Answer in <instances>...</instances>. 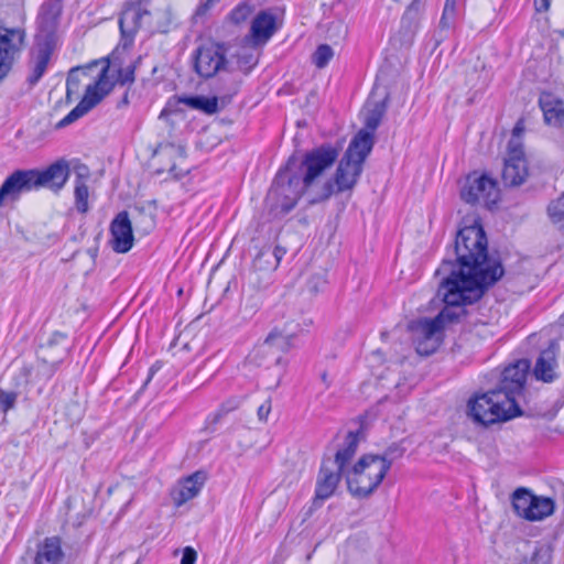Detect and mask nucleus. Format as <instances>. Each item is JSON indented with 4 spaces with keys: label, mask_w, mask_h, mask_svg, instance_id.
I'll return each mask as SVG.
<instances>
[{
    "label": "nucleus",
    "mask_w": 564,
    "mask_h": 564,
    "mask_svg": "<svg viewBox=\"0 0 564 564\" xmlns=\"http://www.w3.org/2000/svg\"><path fill=\"white\" fill-rule=\"evenodd\" d=\"M455 259L445 258L435 275L449 274L460 278L469 294L484 296L505 274L501 259L489 253L488 240L480 225L467 226L458 230L453 246Z\"/></svg>",
    "instance_id": "nucleus-1"
},
{
    "label": "nucleus",
    "mask_w": 564,
    "mask_h": 564,
    "mask_svg": "<svg viewBox=\"0 0 564 564\" xmlns=\"http://www.w3.org/2000/svg\"><path fill=\"white\" fill-rule=\"evenodd\" d=\"M294 159H288L279 169L265 197V207L272 218L288 215L310 188L294 170Z\"/></svg>",
    "instance_id": "nucleus-2"
},
{
    "label": "nucleus",
    "mask_w": 564,
    "mask_h": 564,
    "mask_svg": "<svg viewBox=\"0 0 564 564\" xmlns=\"http://www.w3.org/2000/svg\"><path fill=\"white\" fill-rule=\"evenodd\" d=\"M467 414L473 422L489 426L517 417L522 411L517 401L494 388L471 397L467 403Z\"/></svg>",
    "instance_id": "nucleus-3"
},
{
    "label": "nucleus",
    "mask_w": 564,
    "mask_h": 564,
    "mask_svg": "<svg viewBox=\"0 0 564 564\" xmlns=\"http://www.w3.org/2000/svg\"><path fill=\"white\" fill-rule=\"evenodd\" d=\"M437 295L442 297L445 306L433 318L443 329L446 324L457 322L460 316L466 314L465 306L477 303L482 296L469 294L465 288V282H460V278L451 276L449 274H441Z\"/></svg>",
    "instance_id": "nucleus-4"
},
{
    "label": "nucleus",
    "mask_w": 564,
    "mask_h": 564,
    "mask_svg": "<svg viewBox=\"0 0 564 564\" xmlns=\"http://www.w3.org/2000/svg\"><path fill=\"white\" fill-rule=\"evenodd\" d=\"M338 156V147L332 143H323L306 151L301 159L295 154H292L289 159H294V170L311 191L319 184L325 173L334 166Z\"/></svg>",
    "instance_id": "nucleus-5"
},
{
    "label": "nucleus",
    "mask_w": 564,
    "mask_h": 564,
    "mask_svg": "<svg viewBox=\"0 0 564 564\" xmlns=\"http://www.w3.org/2000/svg\"><path fill=\"white\" fill-rule=\"evenodd\" d=\"M387 466L386 463L377 464L372 455H364L346 477L348 491L356 498H368L384 479Z\"/></svg>",
    "instance_id": "nucleus-6"
},
{
    "label": "nucleus",
    "mask_w": 564,
    "mask_h": 564,
    "mask_svg": "<svg viewBox=\"0 0 564 564\" xmlns=\"http://www.w3.org/2000/svg\"><path fill=\"white\" fill-rule=\"evenodd\" d=\"M101 63V69L97 74L95 80L87 85L82 100L57 123V128H64L77 121L97 106L104 97L111 91L115 82L109 75L110 65L108 62Z\"/></svg>",
    "instance_id": "nucleus-7"
},
{
    "label": "nucleus",
    "mask_w": 564,
    "mask_h": 564,
    "mask_svg": "<svg viewBox=\"0 0 564 564\" xmlns=\"http://www.w3.org/2000/svg\"><path fill=\"white\" fill-rule=\"evenodd\" d=\"M361 173L362 167L360 165L341 156L334 175L323 183L310 203L318 204L328 200L334 194L352 189Z\"/></svg>",
    "instance_id": "nucleus-8"
},
{
    "label": "nucleus",
    "mask_w": 564,
    "mask_h": 564,
    "mask_svg": "<svg viewBox=\"0 0 564 564\" xmlns=\"http://www.w3.org/2000/svg\"><path fill=\"white\" fill-rule=\"evenodd\" d=\"M460 197L467 204H482L491 209L499 198L497 183L487 175L469 174L460 189Z\"/></svg>",
    "instance_id": "nucleus-9"
},
{
    "label": "nucleus",
    "mask_w": 564,
    "mask_h": 564,
    "mask_svg": "<svg viewBox=\"0 0 564 564\" xmlns=\"http://www.w3.org/2000/svg\"><path fill=\"white\" fill-rule=\"evenodd\" d=\"M415 350L421 356L434 354L443 341V328L433 318H419L409 325Z\"/></svg>",
    "instance_id": "nucleus-10"
},
{
    "label": "nucleus",
    "mask_w": 564,
    "mask_h": 564,
    "mask_svg": "<svg viewBox=\"0 0 564 564\" xmlns=\"http://www.w3.org/2000/svg\"><path fill=\"white\" fill-rule=\"evenodd\" d=\"M55 47L56 42L52 40V35H36L28 63L26 83L31 87L35 86L46 73Z\"/></svg>",
    "instance_id": "nucleus-11"
},
{
    "label": "nucleus",
    "mask_w": 564,
    "mask_h": 564,
    "mask_svg": "<svg viewBox=\"0 0 564 564\" xmlns=\"http://www.w3.org/2000/svg\"><path fill=\"white\" fill-rule=\"evenodd\" d=\"M227 64L226 48L220 43H207L197 47L194 54V70L203 78H212Z\"/></svg>",
    "instance_id": "nucleus-12"
},
{
    "label": "nucleus",
    "mask_w": 564,
    "mask_h": 564,
    "mask_svg": "<svg viewBox=\"0 0 564 564\" xmlns=\"http://www.w3.org/2000/svg\"><path fill=\"white\" fill-rule=\"evenodd\" d=\"M24 42V31L0 25V82L12 69L13 63Z\"/></svg>",
    "instance_id": "nucleus-13"
},
{
    "label": "nucleus",
    "mask_w": 564,
    "mask_h": 564,
    "mask_svg": "<svg viewBox=\"0 0 564 564\" xmlns=\"http://www.w3.org/2000/svg\"><path fill=\"white\" fill-rule=\"evenodd\" d=\"M529 370L530 361L528 359H519L510 364L501 372L499 383L495 389L517 401V397L524 389Z\"/></svg>",
    "instance_id": "nucleus-14"
},
{
    "label": "nucleus",
    "mask_w": 564,
    "mask_h": 564,
    "mask_svg": "<svg viewBox=\"0 0 564 564\" xmlns=\"http://www.w3.org/2000/svg\"><path fill=\"white\" fill-rule=\"evenodd\" d=\"M278 30L276 15L270 9L260 10L251 20L249 33L243 41L253 47L263 46Z\"/></svg>",
    "instance_id": "nucleus-15"
},
{
    "label": "nucleus",
    "mask_w": 564,
    "mask_h": 564,
    "mask_svg": "<svg viewBox=\"0 0 564 564\" xmlns=\"http://www.w3.org/2000/svg\"><path fill=\"white\" fill-rule=\"evenodd\" d=\"M344 470L330 465V458H324L316 478L313 507L321 508L336 491Z\"/></svg>",
    "instance_id": "nucleus-16"
},
{
    "label": "nucleus",
    "mask_w": 564,
    "mask_h": 564,
    "mask_svg": "<svg viewBox=\"0 0 564 564\" xmlns=\"http://www.w3.org/2000/svg\"><path fill=\"white\" fill-rule=\"evenodd\" d=\"M239 88L240 83L236 79H232L228 87V91L221 94L219 97H206L203 95L182 96L178 98V101L206 115H215L219 111V101L221 102V107H225L231 101V98L237 95Z\"/></svg>",
    "instance_id": "nucleus-17"
},
{
    "label": "nucleus",
    "mask_w": 564,
    "mask_h": 564,
    "mask_svg": "<svg viewBox=\"0 0 564 564\" xmlns=\"http://www.w3.org/2000/svg\"><path fill=\"white\" fill-rule=\"evenodd\" d=\"M110 246L117 253H127L134 243L132 224L126 210L118 213L109 226Z\"/></svg>",
    "instance_id": "nucleus-18"
},
{
    "label": "nucleus",
    "mask_w": 564,
    "mask_h": 564,
    "mask_svg": "<svg viewBox=\"0 0 564 564\" xmlns=\"http://www.w3.org/2000/svg\"><path fill=\"white\" fill-rule=\"evenodd\" d=\"M150 15L151 12L145 7H142L141 3L126 6L119 18V29L124 46L133 43L138 30L143 26L145 19H149Z\"/></svg>",
    "instance_id": "nucleus-19"
},
{
    "label": "nucleus",
    "mask_w": 564,
    "mask_h": 564,
    "mask_svg": "<svg viewBox=\"0 0 564 564\" xmlns=\"http://www.w3.org/2000/svg\"><path fill=\"white\" fill-rule=\"evenodd\" d=\"M36 188L31 170H17L0 186V207L6 200L15 202L22 193Z\"/></svg>",
    "instance_id": "nucleus-20"
},
{
    "label": "nucleus",
    "mask_w": 564,
    "mask_h": 564,
    "mask_svg": "<svg viewBox=\"0 0 564 564\" xmlns=\"http://www.w3.org/2000/svg\"><path fill=\"white\" fill-rule=\"evenodd\" d=\"M31 171L36 188L47 187L57 192L64 187L69 177V165L63 159L52 163L42 171Z\"/></svg>",
    "instance_id": "nucleus-21"
},
{
    "label": "nucleus",
    "mask_w": 564,
    "mask_h": 564,
    "mask_svg": "<svg viewBox=\"0 0 564 564\" xmlns=\"http://www.w3.org/2000/svg\"><path fill=\"white\" fill-rule=\"evenodd\" d=\"M206 479L207 475L203 470H197L181 479L171 492L173 503L181 507L195 498L203 489Z\"/></svg>",
    "instance_id": "nucleus-22"
},
{
    "label": "nucleus",
    "mask_w": 564,
    "mask_h": 564,
    "mask_svg": "<svg viewBox=\"0 0 564 564\" xmlns=\"http://www.w3.org/2000/svg\"><path fill=\"white\" fill-rule=\"evenodd\" d=\"M292 338L293 334H283L273 329L258 347L257 355H272V361H268L265 365H279L282 360V354L290 349Z\"/></svg>",
    "instance_id": "nucleus-23"
},
{
    "label": "nucleus",
    "mask_w": 564,
    "mask_h": 564,
    "mask_svg": "<svg viewBox=\"0 0 564 564\" xmlns=\"http://www.w3.org/2000/svg\"><path fill=\"white\" fill-rule=\"evenodd\" d=\"M65 561L66 554L59 536H46L36 544L33 564H66Z\"/></svg>",
    "instance_id": "nucleus-24"
},
{
    "label": "nucleus",
    "mask_w": 564,
    "mask_h": 564,
    "mask_svg": "<svg viewBox=\"0 0 564 564\" xmlns=\"http://www.w3.org/2000/svg\"><path fill=\"white\" fill-rule=\"evenodd\" d=\"M375 144V135L371 131L359 130L344 153L343 158L362 167Z\"/></svg>",
    "instance_id": "nucleus-25"
},
{
    "label": "nucleus",
    "mask_w": 564,
    "mask_h": 564,
    "mask_svg": "<svg viewBox=\"0 0 564 564\" xmlns=\"http://www.w3.org/2000/svg\"><path fill=\"white\" fill-rule=\"evenodd\" d=\"M557 349L558 345L552 343L546 349L539 355L533 373L538 380L543 382H553L557 377Z\"/></svg>",
    "instance_id": "nucleus-26"
},
{
    "label": "nucleus",
    "mask_w": 564,
    "mask_h": 564,
    "mask_svg": "<svg viewBox=\"0 0 564 564\" xmlns=\"http://www.w3.org/2000/svg\"><path fill=\"white\" fill-rule=\"evenodd\" d=\"M62 12L59 2H46L41 7L39 15L40 33L37 35H52V40L56 42L55 29Z\"/></svg>",
    "instance_id": "nucleus-27"
},
{
    "label": "nucleus",
    "mask_w": 564,
    "mask_h": 564,
    "mask_svg": "<svg viewBox=\"0 0 564 564\" xmlns=\"http://www.w3.org/2000/svg\"><path fill=\"white\" fill-rule=\"evenodd\" d=\"M359 444V431L348 432L345 438L344 447L338 449L335 458L330 459V465L336 466L339 470H345L351 458L357 452Z\"/></svg>",
    "instance_id": "nucleus-28"
},
{
    "label": "nucleus",
    "mask_w": 564,
    "mask_h": 564,
    "mask_svg": "<svg viewBox=\"0 0 564 564\" xmlns=\"http://www.w3.org/2000/svg\"><path fill=\"white\" fill-rule=\"evenodd\" d=\"M555 502L550 497L534 495L530 500V508L525 512L524 520L534 522L545 519L554 512Z\"/></svg>",
    "instance_id": "nucleus-29"
},
{
    "label": "nucleus",
    "mask_w": 564,
    "mask_h": 564,
    "mask_svg": "<svg viewBox=\"0 0 564 564\" xmlns=\"http://www.w3.org/2000/svg\"><path fill=\"white\" fill-rule=\"evenodd\" d=\"M502 181L506 186H519L521 185L527 176L525 161H514L505 159V165L502 170Z\"/></svg>",
    "instance_id": "nucleus-30"
},
{
    "label": "nucleus",
    "mask_w": 564,
    "mask_h": 564,
    "mask_svg": "<svg viewBox=\"0 0 564 564\" xmlns=\"http://www.w3.org/2000/svg\"><path fill=\"white\" fill-rule=\"evenodd\" d=\"M254 11L256 6L249 0H243L228 12L225 21L235 26H242L251 18Z\"/></svg>",
    "instance_id": "nucleus-31"
},
{
    "label": "nucleus",
    "mask_w": 564,
    "mask_h": 564,
    "mask_svg": "<svg viewBox=\"0 0 564 564\" xmlns=\"http://www.w3.org/2000/svg\"><path fill=\"white\" fill-rule=\"evenodd\" d=\"M533 496L532 490L525 487H519L511 494V505L518 517L525 518V512L530 508V500H532Z\"/></svg>",
    "instance_id": "nucleus-32"
},
{
    "label": "nucleus",
    "mask_w": 564,
    "mask_h": 564,
    "mask_svg": "<svg viewBox=\"0 0 564 564\" xmlns=\"http://www.w3.org/2000/svg\"><path fill=\"white\" fill-rule=\"evenodd\" d=\"M386 101H378L372 105L366 112L364 124L367 131H371L375 135V131L379 127L384 113H386Z\"/></svg>",
    "instance_id": "nucleus-33"
},
{
    "label": "nucleus",
    "mask_w": 564,
    "mask_h": 564,
    "mask_svg": "<svg viewBox=\"0 0 564 564\" xmlns=\"http://www.w3.org/2000/svg\"><path fill=\"white\" fill-rule=\"evenodd\" d=\"M100 64L99 61H93L86 66H77L73 67L67 76L66 79V93L69 97L72 94H75L78 91L79 88V74L87 75L89 70H91L94 67L98 66Z\"/></svg>",
    "instance_id": "nucleus-34"
},
{
    "label": "nucleus",
    "mask_w": 564,
    "mask_h": 564,
    "mask_svg": "<svg viewBox=\"0 0 564 564\" xmlns=\"http://www.w3.org/2000/svg\"><path fill=\"white\" fill-rule=\"evenodd\" d=\"M237 408V404L235 401H228L219 406V409L209 414L206 419V426L205 429L214 432L216 430V425L234 409Z\"/></svg>",
    "instance_id": "nucleus-35"
},
{
    "label": "nucleus",
    "mask_w": 564,
    "mask_h": 564,
    "mask_svg": "<svg viewBox=\"0 0 564 564\" xmlns=\"http://www.w3.org/2000/svg\"><path fill=\"white\" fill-rule=\"evenodd\" d=\"M457 17V0H446L440 20V29L449 30L454 26Z\"/></svg>",
    "instance_id": "nucleus-36"
},
{
    "label": "nucleus",
    "mask_w": 564,
    "mask_h": 564,
    "mask_svg": "<svg viewBox=\"0 0 564 564\" xmlns=\"http://www.w3.org/2000/svg\"><path fill=\"white\" fill-rule=\"evenodd\" d=\"M547 214L552 223L564 230V193L556 200L551 202Z\"/></svg>",
    "instance_id": "nucleus-37"
},
{
    "label": "nucleus",
    "mask_w": 564,
    "mask_h": 564,
    "mask_svg": "<svg viewBox=\"0 0 564 564\" xmlns=\"http://www.w3.org/2000/svg\"><path fill=\"white\" fill-rule=\"evenodd\" d=\"M75 183L74 197L76 210L80 214H86L89 209L88 196L89 191L86 183Z\"/></svg>",
    "instance_id": "nucleus-38"
},
{
    "label": "nucleus",
    "mask_w": 564,
    "mask_h": 564,
    "mask_svg": "<svg viewBox=\"0 0 564 564\" xmlns=\"http://www.w3.org/2000/svg\"><path fill=\"white\" fill-rule=\"evenodd\" d=\"M404 454V448L398 444H392L389 446L382 455H372L376 459L377 464L386 463L388 466V470L391 468V465L394 459L402 457Z\"/></svg>",
    "instance_id": "nucleus-39"
},
{
    "label": "nucleus",
    "mask_w": 564,
    "mask_h": 564,
    "mask_svg": "<svg viewBox=\"0 0 564 564\" xmlns=\"http://www.w3.org/2000/svg\"><path fill=\"white\" fill-rule=\"evenodd\" d=\"M333 56V48L328 44H321L313 54V63L317 68H324Z\"/></svg>",
    "instance_id": "nucleus-40"
},
{
    "label": "nucleus",
    "mask_w": 564,
    "mask_h": 564,
    "mask_svg": "<svg viewBox=\"0 0 564 564\" xmlns=\"http://www.w3.org/2000/svg\"><path fill=\"white\" fill-rule=\"evenodd\" d=\"M524 153L522 149V143L520 142V139L511 138L508 143V156L506 160H511V162L514 161H524Z\"/></svg>",
    "instance_id": "nucleus-41"
},
{
    "label": "nucleus",
    "mask_w": 564,
    "mask_h": 564,
    "mask_svg": "<svg viewBox=\"0 0 564 564\" xmlns=\"http://www.w3.org/2000/svg\"><path fill=\"white\" fill-rule=\"evenodd\" d=\"M525 564H551V551L547 547H539Z\"/></svg>",
    "instance_id": "nucleus-42"
},
{
    "label": "nucleus",
    "mask_w": 564,
    "mask_h": 564,
    "mask_svg": "<svg viewBox=\"0 0 564 564\" xmlns=\"http://www.w3.org/2000/svg\"><path fill=\"white\" fill-rule=\"evenodd\" d=\"M17 402V393L0 391V412L7 413L13 409Z\"/></svg>",
    "instance_id": "nucleus-43"
},
{
    "label": "nucleus",
    "mask_w": 564,
    "mask_h": 564,
    "mask_svg": "<svg viewBox=\"0 0 564 564\" xmlns=\"http://www.w3.org/2000/svg\"><path fill=\"white\" fill-rule=\"evenodd\" d=\"M134 73H135V65L134 64H131L124 68H119L118 69V77H117V82L120 84V85H126V84H132L135 79L134 77Z\"/></svg>",
    "instance_id": "nucleus-44"
},
{
    "label": "nucleus",
    "mask_w": 564,
    "mask_h": 564,
    "mask_svg": "<svg viewBox=\"0 0 564 564\" xmlns=\"http://www.w3.org/2000/svg\"><path fill=\"white\" fill-rule=\"evenodd\" d=\"M197 558V553L192 546H186L183 550L181 564H195Z\"/></svg>",
    "instance_id": "nucleus-45"
},
{
    "label": "nucleus",
    "mask_w": 564,
    "mask_h": 564,
    "mask_svg": "<svg viewBox=\"0 0 564 564\" xmlns=\"http://www.w3.org/2000/svg\"><path fill=\"white\" fill-rule=\"evenodd\" d=\"M75 182L79 183H86V181L89 178V169L85 164H79L75 167Z\"/></svg>",
    "instance_id": "nucleus-46"
},
{
    "label": "nucleus",
    "mask_w": 564,
    "mask_h": 564,
    "mask_svg": "<svg viewBox=\"0 0 564 564\" xmlns=\"http://www.w3.org/2000/svg\"><path fill=\"white\" fill-rule=\"evenodd\" d=\"M271 412V400L268 399L265 402H263L257 411L258 419L262 422H265L269 414Z\"/></svg>",
    "instance_id": "nucleus-47"
},
{
    "label": "nucleus",
    "mask_w": 564,
    "mask_h": 564,
    "mask_svg": "<svg viewBox=\"0 0 564 564\" xmlns=\"http://www.w3.org/2000/svg\"><path fill=\"white\" fill-rule=\"evenodd\" d=\"M271 253L274 258L273 269H276L279 267L282 258L286 253V250H285V248L281 247V246H275Z\"/></svg>",
    "instance_id": "nucleus-48"
},
{
    "label": "nucleus",
    "mask_w": 564,
    "mask_h": 564,
    "mask_svg": "<svg viewBox=\"0 0 564 564\" xmlns=\"http://www.w3.org/2000/svg\"><path fill=\"white\" fill-rule=\"evenodd\" d=\"M66 339V335L61 332H54L47 340V346H54Z\"/></svg>",
    "instance_id": "nucleus-49"
},
{
    "label": "nucleus",
    "mask_w": 564,
    "mask_h": 564,
    "mask_svg": "<svg viewBox=\"0 0 564 564\" xmlns=\"http://www.w3.org/2000/svg\"><path fill=\"white\" fill-rule=\"evenodd\" d=\"M550 6L551 0H534V7L538 12H546Z\"/></svg>",
    "instance_id": "nucleus-50"
},
{
    "label": "nucleus",
    "mask_w": 564,
    "mask_h": 564,
    "mask_svg": "<svg viewBox=\"0 0 564 564\" xmlns=\"http://www.w3.org/2000/svg\"><path fill=\"white\" fill-rule=\"evenodd\" d=\"M422 2L421 0H412L408 6L405 14L417 13L421 10Z\"/></svg>",
    "instance_id": "nucleus-51"
},
{
    "label": "nucleus",
    "mask_w": 564,
    "mask_h": 564,
    "mask_svg": "<svg viewBox=\"0 0 564 564\" xmlns=\"http://www.w3.org/2000/svg\"><path fill=\"white\" fill-rule=\"evenodd\" d=\"M165 15H166V22L164 24L158 26V30L162 33L169 32L170 25L172 23V19H171L172 13L169 9L165 11Z\"/></svg>",
    "instance_id": "nucleus-52"
},
{
    "label": "nucleus",
    "mask_w": 564,
    "mask_h": 564,
    "mask_svg": "<svg viewBox=\"0 0 564 564\" xmlns=\"http://www.w3.org/2000/svg\"><path fill=\"white\" fill-rule=\"evenodd\" d=\"M43 365L47 367V373L52 376L54 372H56L62 364V360H57L54 362H47L46 360H42Z\"/></svg>",
    "instance_id": "nucleus-53"
},
{
    "label": "nucleus",
    "mask_w": 564,
    "mask_h": 564,
    "mask_svg": "<svg viewBox=\"0 0 564 564\" xmlns=\"http://www.w3.org/2000/svg\"><path fill=\"white\" fill-rule=\"evenodd\" d=\"M524 131V127H523V121L522 120H519L513 130H512V138H517L519 139L521 133Z\"/></svg>",
    "instance_id": "nucleus-54"
},
{
    "label": "nucleus",
    "mask_w": 564,
    "mask_h": 564,
    "mask_svg": "<svg viewBox=\"0 0 564 564\" xmlns=\"http://www.w3.org/2000/svg\"><path fill=\"white\" fill-rule=\"evenodd\" d=\"M218 1L219 0H206V2L200 6L199 11L206 12Z\"/></svg>",
    "instance_id": "nucleus-55"
},
{
    "label": "nucleus",
    "mask_w": 564,
    "mask_h": 564,
    "mask_svg": "<svg viewBox=\"0 0 564 564\" xmlns=\"http://www.w3.org/2000/svg\"><path fill=\"white\" fill-rule=\"evenodd\" d=\"M128 104H129V96H128V91H126L124 95L122 96L121 100L118 102L117 108H121L123 106H127Z\"/></svg>",
    "instance_id": "nucleus-56"
},
{
    "label": "nucleus",
    "mask_w": 564,
    "mask_h": 564,
    "mask_svg": "<svg viewBox=\"0 0 564 564\" xmlns=\"http://www.w3.org/2000/svg\"><path fill=\"white\" fill-rule=\"evenodd\" d=\"M153 375H154V369L150 368V373H149V376H148V378H147V380H145V382H144L142 388H144L150 382V380L152 379Z\"/></svg>",
    "instance_id": "nucleus-57"
},
{
    "label": "nucleus",
    "mask_w": 564,
    "mask_h": 564,
    "mask_svg": "<svg viewBox=\"0 0 564 564\" xmlns=\"http://www.w3.org/2000/svg\"><path fill=\"white\" fill-rule=\"evenodd\" d=\"M326 378H327V375L324 372V373L322 375V380H323L324 382H326Z\"/></svg>",
    "instance_id": "nucleus-58"
},
{
    "label": "nucleus",
    "mask_w": 564,
    "mask_h": 564,
    "mask_svg": "<svg viewBox=\"0 0 564 564\" xmlns=\"http://www.w3.org/2000/svg\"><path fill=\"white\" fill-rule=\"evenodd\" d=\"M267 252H268V251L263 249V250L259 253V256H265V254H267Z\"/></svg>",
    "instance_id": "nucleus-59"
},
{
    "label": "nucleus",
    "mask_w": 564,
    "mask_h": 564,
    "mask_svg": "<svg viewBox=\"0 0 564 564\" xmlns=\"http://www.w3.org/2000/svg\"><path fill=\"white\" fill-rule=\"evenodd\" d=\"M144 2H145V0H139L137 3H141V6H142V7H144V6H143V4H144Z\"/></svg>",
    "instance_id": "nucleus-60"
},
{
    "label": "nucleus",
    "mask_w": 564,
    "mask_h": 564,
    "mask_svg": "<svg viewBox=\"0 0 564 564\" xmlns=\"http://www.w3.org/2000/svg\"><path fill=\"white\" fill-rule=\"evenodd\" d=\"M560 321L564 325V314L560 317Z\"/></svg>",
    "instance_id": "nucleus-61"
},
{
    "label": "nucleus",
    "mask_w": 564,
    "mask_h": 564,
    "mask_svg": "<svg viewBox=\"0 0 564 564\" xmlns=\"http://www.w3.org/2000/svg\"><path fill=\"white\" fill-rule=\"evenodd\" d=\"M174 170H175V165H173V166L170 169V173H174Z\"/></svg>",
    "instance_id": "nucleus-62"
},
{
    "label": "nucleus",
    "mask_w": 564,
    "mask_h": 564,
    "mask_svg": "<svg viewBox=\"0 0 564 564\" xmlns=\"http://www.w3.org/2000/svg\"><path fill=\"white\" fill-rule=\"evenodd\" d=\"M135 564H139V562H137Z\"/></svg>",
    "instance_id": "nucleus-63"
}]
</instances>
